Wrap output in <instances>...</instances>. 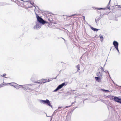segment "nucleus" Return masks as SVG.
Instances as JSON below:
<instances>
[{
    "mask_svg": "<svg viewBox=\"0 0 121 121\" xmlns=\"http://www.w3.org/2000/svg\"><path fill=\"white\" fill-rule=\"evenodd\" d=\"M112 49V48H111L110 50H111Z\"/></svg>",
    "mask_w": 121,
    "mask_h": 121,
    "instance_id": "39",
    "label": "nucleus"
},
{
    "mask_svg": "<svg viewBox=\"0 0 121 121\" xmlns=\"http://www.w3.org/2000/svg\"><path fill=\"white\" fill-rule=\"evenodd\" d=\"M48 20L50 21V22L52 23V21L53 20V19L51 17H50L48 19Z\"/></svg>",
    "mask_w": 121,
    "mask_h": 121,
    "instance_id": "16",
    "label": "nucleus"
},
{
    "mask_svg": "<svg viewBox=\"0 0 121 121\" xmlns=\"http://www.w3.org/2000/svg\"><path fill=\"white\" fill-rule=\"evenodd\" d=\"M91 29L92 30H94V31H97L98 30L97 29L94 28L93 27H92L91 26Z\"/></svg>",
    "mask_w": 121,
    "mask_h": 121,
    "instance_id": "13",
    "label": "nucleus"
},
{
    "mask_svg": "<svg viewBox=\"0 0 121 121\" xmlns=\"http://www.w3.org/2000/svg\"><path fill=\"white\" fill-rule=\"evenodd\" d=\"M104 90L105 92H109V91L108 90Z\"/></svg>",
    "mask_w": 121,
    "mask_h": 121,
    "instance_id": "23",
    "label": "nucleus"
},
{
    "mask_svg": "<svg viewBox=\"0 0 121 121\" xmlns=\"http://www.w3.org/2000/svg\"><path fill=\"white\" fill-rule=\"evenodd\" d=\"M36 83H38L42 84L41 80H39V81H37L35 82Z\"/></svg>",
    "mask_w": 121,
    "mask_h": 121,
    "instance_id": "20",
    "label": "nucleus"
},
{
    "mask_svg": "<svg viewBox=\"0 0 121 121\" xmlns=\"http://www.w3.org/2000/svg\"><path fill=\"white\" fill-rule=\"evenodd\" d=\"M31 86V85H23L22 88L24 90L31 91L32 90V89L29 87V86Z\"/></svg>",
    "mask_w": 121,
    "mask_h": 121,
    "instance_id": "4",
    "label": "nucleus"
},
{
    "mask_svg": "<svg viewBox=\"0 0 121 121\" xmlns=\"http://www.w3.org/2000/svg\"><path fill=\"white\" fill-rule=\"evenodd\" d=\"M11 1H13V0H11Z\"/></svg>",
    "mask_w": 121,
    "mask_h": 121,
    "instance_id": "37",
    "label": "nucleus"
},
{
    "mask_svg": "<svg viewBox=\"0 0 121 121\" xmlns=\"http://www.w3.org/2000/svg\"><path fill=\"white\" fill-rule=\"evenodd\" d=\"M113 44L115 48L118 47L119 44L117 41H114L113 43Z\"/></svg>",
    "mask_w": 121,
    "mask_h": 121,
    "instance_id": "6",
    "label": "nucleus"
},
{
    "mask_svg": "<svg viewBox=\"0 0 121 121\" xmlns=\"http://www.w3.org/2000/svg\"><path fill=\"white\" fill-rule=\"evenodd\" d=\"M99 36L100 38L101 41V42H103V41L104 37L102 35H101L100 34L99 35Z\"/></svg>",
    "mask_w": 121,
    "mask_h": 121,
    "instance_id": "12",
    "label": "nucleus"
},
{
    "mask_svg": "<svg viewBox=\"0 0 121 121\" xmlns=\"http://www.w3.org/2000/svg\"><path fill=\"white\" fill-rule=\"evenodd\" d=\"M11 84L10 83H9L6 84V83L3 82V83L1 84L0 85V87H3V86H4V85L5 84Z\"/></svg>",
    "mask_w": 121,
    "mask_h": 121,
    "instance_id": "11",
    "label": "nucleus"
},
{
    "mask_svg": "<svg viewBox=\"0 0 121 121\" xmlns=\"http://www.w3.org/2000/svg\"><path fill=\"white\" fill-rule=\"evenodd\" d=\"M114 100L116 102L121 104V99L119 98L118 97L115 96L114 98Z\"/></svg>",
    "mask_w": 121,
    "mask_h": 121,
    "instance_id": "5",
    "label": "nucleus"
},
{
    "mask_svg": "<svg viewBox=\"0 0 121 121\" xmlns=\"http://www.w3.org/2000/svg\"><path fill=\"white\" fill-rule=\"evenodd\" d=\"M108 8L109 9V7Z\"/></svg>",
    "mask_w": 121,
    "mask_h": 121,
    "instance_id": "36",
    "label": "nucleus"
},
{
    "mask_svg": "<svg viewBox=\"0 0 121 121\" xmlns=\"http://www.w3.org/2000/svg\"><path fill=\"white\" fill-rule=\"evenodd\" d=\"M65 82L59 85L57 87V88L53 92H56L61 89L62 87L65 85Z\"/></svg>",
    "mask_w": 121,
    "mask_h": 121,
    "instance_id": "3",
    "label": "nucleus"
},
{
    "mask_svg": "<svg viewBox=\"0 0 121 121\" xmlns=\"http://www.w3.org/2000/svg\"><path fill=\"white\" fill-rule=\"evenodd\" d=\"M69 107V106H66V107H65V108H68Z\"/></svg>",
    "mask_w": 121,
    "mask_h": 121,
    "instance_id": "35",
    "label": "nucleus"
},
{
    "mask_svg": "<svg viewBox=\"0 0 121 121\" xmlns=\"http://www.w3.org/2000/svg\"><path fill=\"white\" fill-rule=\"evenodd\" d=\"M41 82H42V83H44L47 82H48L47 80L46 79H42L41 80Z\"/></svg>",
    "mask_w": 121,
    "mask_h": 121,
    "instance_id": "8",
    "label": "nucleus"
},
{
    "mask_svg": "<svg viewBox=\"0 0 121 121\" xmlns=\"http://www.w3.org/2000/svg\"><path fill=\"white\" fill-rule=\"evenodd\" d=\"M76 68H77V72L79 70H80V67L79 66V65L78 64L76 66Z\"/></svg>",
    "mask_w": 121,
    "mask_h": 121,
    "instance_id": "15",
    "label": "nucleus"
},
{
    "mask_svg": "<svg viewBox=\"0 0 121 121\" xmlns=\"http://www.w3.org/2000/svg\"><path fill=\"white\" fill-rule=\"evenodd\" d=\"M104 71L105 72V73L107 72L108 73V74L109 75V76H110L108 72V71H107H107Z\"/></svg>",
    "mask_w": 121,
    "mask_h": 121,
    "instance_id": "26",
    "label": "nucleus"
},
{
    "mask_svg": "<svg viewBox=\"0 0 121 121\" xmlns=\"http://www.w3.org/2000/svg\"><path fill=\"white\" fill-rule=\"evenodd\" d=\"M57 110H58V109H57V110H56L54 111V112L53 113L52 115H54V113H56Z\"/></svg>",
    "mask_w": 121,
    "mask_h": 121,
    "instance_id": "25",
    "label": "nucleus"
},
{
    "mask_svg": "<svg viewBox=\"0 0 121 121\" xmlns=\"http://www.w3.org/2000/svg\"><path fill=\"white\" fill-rule=\"evenodd\" d=\"M2 77H4L5 78H7V77H5V76H6V74H5V73H4V74H3V75H0Z\"/></svg>",
    "mask_w": 121,
    "mask_h": 121,
    "instance_id": "22",
    "label": "nucleus"
},
{
    "mask_svg": "<svg viewBox=\"0 0 121 121\" xmlns=\"http://www.w3.org/2000/svg\"><path fill=\"white\" fill-rule=\"evenodd\" d=\"M41 23H40L39 22H37L36 23V24H37L38 29H39L41 28Z\"/></svg>",
    "mask_w": 121,
    "mask_h": 121,
    "instance_id": "10",
    "label": "nucleus"
},
{
    "mask_svg": "<svg viewBox=\"0 0 121 121\" xmlns=\"http://www.w3.org/2000/svg\"><path fill=\"white\" fill-rule=\"evenodd\" d=\"M111 0H110L109 1V3H108V6L109 5V4H110Z\"/></svg>",
    "mask_w": 121,
    "mask_h": 121,
    "instance_id": "31",
    "label": "nucleus"
},
{
    "mask_svg": "<svg viewBox=\"0 0 121 121\" xmlns=\"http://www.w3.org/2000/svg\"><path fill=\"white\" fill-rule=\"evenodd\" d=\"M100 19V18L99 17L98 18H96L95 19V21L96 22H97L99 21Z\"/></svg>",
    "mask_w": 121,
    "mask_h": 121,
    "instance_id": "17",
    "label": "nucleus"
},
{
    "mask_svg": "<svg viewBox=\"0 0 121 121\" xmlns=\"http://www.w3.org/2000/svg\"><path fill=\"white\" fill-rule=\"evenodd\" d=\"M115 48L117 50V52L119 53V54L120 52H119V49H118V47H117V48Z\"/></svg>",
    "mask_w": 121,
    "mask_h": 121,
    "instance_id": "24",
    "label": "nucleus"
},
{
    "mask_svg": "<svg viewBox=\"0 0 121 121\" xmlns=\"http://www.w3.org/2000/svg\"><path fill=\"white\" fill-rule=\"evenodd\" d=\"M63 107H62V106H61V107H58V109H60V108H63Z\"/></svg>",
    "mask_w": 121,
    "mask_h": 121,
    "instance_id": "28",
    "label": "nucleus"
},
{
    "mask_svg": "<svg viewBox=\"0 0 121 121\" xmlns=\"http://www.w3.org/2000/svg\"><path fill=\"white\" fill-rule=\"evenodd\" d=\"M36 17L37 19V21L39 23L43 24L47 23V22L43 20L41 17H40L38 15H37Z\"/></svg>",
    "mask_w": 121,
    "mask_h": 121,
    "instance_id": "1",
    "label": "nucleus"
},
{
    "mask_svg": "<svg viewBox=\"0 0 121 121\" xmlns=\"http://www.w3.org/2000/svg\"><path fill=\"white\" fill-rule=\"evenodd\" d=\"M57 76L55 77V78H53V79H55L56 78Z\"/></svg>",
    "mask_w": 121,
    "mask_h": 121,
    "instance_id": "34",
    "label": "nucleus"
},
{
    "mask_svg": "<svg viewBox=\"0 0 121 121\" xmlns=\"http://www.w3.org/2000/svg\"><path fill=\"white\" fill-rule=\"evenodd\" d=\"M53 79V78H50L48 80H47L48 82H49L50 81H51Z\"/></svg>",
    "mask_w": 121,
    "mask_h": 121,
    "instance_id": "21",
    "label": "nucleus"
},
{
    "mask_svg": "<svg viewBox=\"0 0 121 121\" xmlns=\"http://www.w3.org/2000/svg\"><path fill=\"white\" fill-rule=\"evenodd\" d=\"M14 83L16 84H17V83Z\"/></svg>",
    "mask_w": 121,
    "mask_h": 121,
    "instance_id": "38",
    "label": "nucleus"
},
{
    "mask_svg": "<svg viewBox=\"0 0 121 121\" xmlns=\"http://www.w3.org/2000/svg\"><path fill=\"white\" fill-rule=\"evenodd\" d=\"M62 38L64 40V41L65 42V41H66L65 40V39L64 38Z\"/></svg>",
    "mask_w": 121,
    "mask_h": 121,
    "instance_id": "32",
    "label": "nucleus"
},
{
    "mask_svg": "<svg viewBox=\"0 0 121 121\" xmlns=\"http://www.w3.org/2000/svg\"><path fill=\"white\" fill-rule=\"evenodd\" d=\"M92 8L93 9L95 8V9H97L98 10H101V9H104V8H96V7H93Z\"/></svg>",
    "mask_w": 121,
    "mask_h": 121,
    "instance_id": "14",
    "label": "nucleus"
},
{
    "mask_svg": "<svg viewBox=\"0 0 121 121\" xmlns=\"http://www.w3.org/2000/svg\"><path fill=\"white\" fill-rule=\"evenodd\" d=\"M36 25L35 26L33 27L34 29H38L36 23Z\"/></svg>",
    "mask_w": 121,
    "mask_h": 121,
    "instance_id": "19",
    "label": "nucleus"
},
{
    "mask_svg": "<svg viewBox=\"0 0 121 121\" xmlns=\"http://www.w3.org/2000/svg\"><path fill=\"white\" fill-rule=\"evenodd\" d=\"M101 81V80H100V79H99L98 80H97V81L98 82H100Z\"/></svg>",
    "mask_w": 121,
    "mask_h": 121,
    "instance_id": "30",
    "label": "nucleus"
},
{
    "mask_svg": "<svg viewBox=\"0 0 121 121\" xmlns=\"http://www.w3.org/2000/svg\"><path fill=\"white\" fill-rule=\"evenodd\" d=\"M100 68L102 69V71H104V69L101 66Z\"/></svg>",
    "mask_w": 121,
    "mask_h": 121,
    "instance_id": "27",
    "label": "nucleus"
},
{
    "mask_svg": "<svg viewBox=\"0 0 121 121\" xmlns=\"http://www.w3.org/2000/svg\"><path fill=\"white\" fill-rule=\"evenodd\" d=\"M76 14H73V15H72L71 16H68L69 17H72V16H74V15H76Z\"/></svg>",
    "mask_w": 121,
    "mask_h": 121,
    "instance_id": "29",
    "label": "nucleus"
},
{
    "mask_svg": "<svg viewBox=\"0 0 121 121\" xmlns=\"http://www.w3.org/2000/svg\"><path fill=\"white\" fill-rule=\"evenodd\" d=\"M95 78L96 81H97V80H98L99 79H102L101 78H100L99 77H95Z\"/></svg>",
    "mask_w": 121,
    "mask_h": 121,
    "instance_id": "18",
    "label": "nucleus"
},
{
    "mask_svg": "<svg viewBox=\"0 0 121 121\" xmlns=\"http://www.w3.org/2000/svg\"><path fill=\"white\" fill-rule=\"evenodd\" d=\"M116 86H119V87H121V86H118V85H117V84H116Z\"/></svg>",
    "mask_w": 121,
    "mask_h": 121,
    "instance_id": "33",
    "label": "nucleus"
},
{
    "mask_svg": "<svg viewBox=\"0 0 121 121\" xmlns=\"http://www.w3.org/2000/svg\"><path fill=\"white\" fill-rule=\"evenodd\" d=\"M96 75L97 76H98L97 77L102 78V75L101 73L100 72L97 73Z\"/></svg>",
    "mask_w": 121,
    "mask_h": 121,
    "instance_id": "9",
    "label": "nucleus"
},
{
    "mask_svg": "<svg viewBox=\"0 0 121 121\" xmlns=\"http://www.w3.org/2000/svg\"><path fill=\"white\" fill-rule=\"evenodd\" d=\"M10 85L14 86V87L16 88L17 89H19L20 88V86H21L22 88L23 85H17L14 86L12 85Z\"/></svg>",
    "mask_w": 121,
    "mask_h": 121,
    "instance_id": "7",
    "label": "nucleus"
},
{
    "mask_svg": "<svg viewBox=\"0 0 121 121\" xmlns=\"http://www.w3.org/2000/svg\"><path fill=\"white\" fill-rule=\"evenodd\" d=\"M40 102L44 103V104H46L47 105L51 107V108H52V106L51 104L50 101L48 99H46L45 100H41Z\"/></svg>",
    "mask_w": 121,
    "mask_h": 121,
    "instance_id": "2",
    "label": "nucleus"
}]
</instances>
